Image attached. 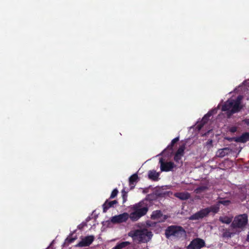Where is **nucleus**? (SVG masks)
<instances>
[{"label":"nucleus","mask_w":249,"mask_h":249,"mask_svg":"<svg viewBox=\"0 0 249 249\" xmlns=\"http://www.w3.org/2000/svg\"><path fill=\"white\" fill-rule=\"evenodd\" d=\"M133 210L134 212L130 214L129 216L132 221H135L147 213L149 210L148 204L145 203V200H142L134 205Z\"/></svg>","instance_id":"f257e3e1"},{"label":"nucleus","mask_w":249,"mask_h":249,"mask_svg":"<svg viewBox=\"0 0 249 249\" xmlns=\"http://www.w3.org/2000/svg\"><path fill=\"white\" fill-rule=\"evenodd\" d=\"M128 235L133 237L134 240H137L139 242L146 243L151 240L153 234L152 232L144 228L131 231L128 233Z\"/></svg>","instance_id":"f03ea898"},{"label":"nucleus","mask_w":249,"mask_h":249,"mask_svg":"<svg viewBox=\"0 0 249 249\" xmlns=\"http://www.w3.org/2000/svg\"><path fill=\"white\" fill-rule=\"evenodd\" d=\"M242 99V96H238L235 100L228 99L222 106V111H232L233 112H239L242 108L240 106Z\"/></svg>","instance_id":"7ed1b4c3"},{"label":"nucleus","mask_w":249,"mask_h":249,"mask_svg":"<svg viewBox=\"0 0 249 249\" xmlns=\"http://www.w3.org/2000/svg\"><path fill=\"white\" fill-rule=\"evenodd\" d=\"M219 206L217 203L215 205H213L210 207L203 209L195 214L192 215L190 217V220H198L203 218L206 216L208 214L212 212L216 213L219 211Z\"/></svg>","instance_id":"20e7f679"},{"label":"nucleus","mask_w":249,"mask_h":249,"mask_svg":"<svg viewBox=\"0 0 249 249\" xmlns=\"http://www.w3.org/2000/svg\"><path fill=\"white\" fill-rule=\"evenodd\" d=\"M165 234L167 238L171 236L180 238L185 235L186 231L182 227L171 226L166 229Z\"/></svg>","instance_id":"39448f33"},{"label":"nucleus","mask_w":249,"mask_h":249,"mask_svg":"<svg viewBox=\"0 0 249 249\" xmlns=\"http://www.w3.org/2000/svg\"><path fill=\"white\" fill-rule=\"evenodd\" d=\"M248 219L247 214H243L236 216L231 227L232 228H238L241 230H243L248 224Z\"/></svg>","instance_id":"423d86ee"},{"label":"nucleus","mask_w":249,"mask_h":249,"mask_svg":"<svg viewBox=\"0 0 249 249\" xmlns=\"http://www.w3.org/2000/svg\"><path fill=\"white\" fill-rule=\"evenodd\" d=\"M205 243L203 239L196 238L193 240L190 244L187 246V249H200L204 247Z\"/></svg>","instance_id":"0eeeda50"},{"label":"nucleus","mask_w":249,"mask_h":249,"mask_svg":"<svg viewBox=\"0 0 249 249\" xmlns=\"http://www.w3.org/2000/svg\"><path fill=\"white\" fill-rule=\"evenodd\" d=\"M95 237L93 235H89L83 237L76 246V247H84L90 245L94 240Z\"/></svg>","instance_id":"6e6552de"},{"label":"nucleus","mask_w":249,"mask_h":249,"mask_svg":"<svg viewBox=\"0 0 249 249\" xmlns=\"http://www.w3.org/2000/svg\"><path fill=\"white\" fill-rule=\"evenodd\" d=\"M160 164L161 171L168 172L172 170L175 166V164L172 162H164L162 158L160 160Z\"/></svg>","instance_id":"1a4fd4ad"},{"label":"nucleus","mask_w":249,"mask_h":249,"mask_svg":"<svg viewBox=\"0 0 249 249\" xmlns=\"http://www.w3.org/2000/svg\"><path fill=\"white\" fill-rule=\"evenodd\" d=\"M151 218L154 220H159V222H163L167 219V216L163 215L161 211L157 210L153 212Z\"/></svg>","instance_id":"9d476101"},{"label":"nucleus","mask_w":249,"mask_h":249,"mask_svg":"<svg viewBox=\"0 0 249 249\" xmlns=\"http://www.w3.org/2000/svg\"><path fill=\"white\" fill-rule=\"evenodd\" d=\"M232 152V150L229 147L219 149L216 153V156L218 158H223Z\"/></svg>","instance_id":"9b49d317"},{"label":"nucleus","mask_w":249,"mask_h":249,"mask_svg":"<svg viewBox=\"0 0 249 249\" xmlns=\"http://www.w3.org/2000/svg\"><path fill=\"white\" fill-rule=\"evenodd\" d=\"M118 203L117 201L116 200H114L112 201H108V200H107L103 204V212L106 213L108 209L111 207H113L115 204H116Z\"/></svg>","instance_id":"f8f14e48"},{"label":"nucleus","mask_w":249,"mask_h":249,"mask_svg":"<svg viewBox=\"0 0 249 249\" xmlns=\"http://www.w3.org/2000/svg\"><path fill=\"white\" fill-rule=\"evenodd\" d=\"M110 221L113 224L121 223L124 221V213L112 217Z\"/></svg>","instance_id":"ddd939ff"},{"label":"nucleus","mask_w":249,"mask_h":249,"mask_svg":"<svg viewBox=\"0 0 249 249\" xmlns=\"http://www.w3.org/2000/svg\"><path fill=\"white\" fill-rule=\"evenodd\" d=\"M138 180V176L137 174L132 175L129 178V185L130 186V190L133 189Z\"/></svg>","instance_id":"4468645a"},{"label":"nucleus","mask_w":249,"mask_h":249,"mask_svg":"<svg viewBox=\"0 0 249 249\" xmlns=\"http://www.w3.org/2000/svg\"><path fill=\"white\" fill-rule=\"evenodd\" d=\"M160 174L155 170H150L148 173V178L153 181H157L159 179Z\"/></svg>","instance_id":"2eb2a0df"},{"label":"nucleus","mask_w":249,"mask_h":249,"mask_svg":"<svg viewBox=\"0 0 249 249\" xmlns=\"http://www.w3.org/2000/svg\"><path fill=\"white\" fill-rule=\"evenodd\" d=\"M174 196L182 200H187L190 197V195L187 192L177 193Z\"/></svg>","instance_id":"dca6fc26"},{"label":"nucleus","mask_w":249,"mask_h":249,"mask_svg":"<svg viewBox=\"0 0 249 249\" xmlns=\"http://www.w3.org/2000/svg\"><path fill=\"white\" fill-rule=\"evenodd\" d=\"M249 140V133H243L241 136L236 137L235 142H245Z\"/></svg>","instance_id":"f3484780"},{"label":"nucleus","mask_w":249,"mask_h":249,"mask_svg":"<svg viewBox=\"0 0 249 249\" xmlns=\"http://www.w3.org/2000/svg\"><path fill=\"white\" fill-rule=\"evenodd\" d=\"M212 115V112H209L206 115H205L202 119L200 124L197 125L198 129L200 130L203 126V125L206 123L209 120V118Z\"/></svg>","instance_id":"a211bd4d"},{"label":"nucleus","mask_w":249,"mask_h":249,"mask_svg":"<svg viewBox=\"0 0 249 249\" xmlns=\"http://www.w3.org/2000/svg\"><path fill=\"white\" fill-rule=\"evenodd\" d=\"M157 197L156 195H155V193L154 192L152 194H148L146 196L145 199H144L143 200H145V203H147L148 201H152L155 200H156L157 199Z\"/></svg>","instance_id":"6ab92c4d"},{"label":"nucleus","mask_w":249,"mask_h":249,"mask_svg":"<svg viewBox=\"0 0 249 249\" xmlns=\"http://www.w3.org/2000/svg\"><path fill=\"white\" fill-rule=\"evenodd\" d=\"M219 220L222 223L227 224H230L232 221V219L228 216H221L219 217Z\"/></svg>","instance_id":"aec40b11"},{"label":"nucleus","mask_w":249,"mask_h":249,"mask_svg":"<svg viewBox=\"0 0 249 249\" xmlns=\"http://www.w3.org/2000/svg\"><path fill=\"white\" fill-rule=\"evenodd\" d=\"M154 193L156 195L157 198L158 197H163L166 195V193L163 192V189L162 188H158L156 189Z\"/></svg>","instance_id":"412c9836"},{"label":"nucleus","mask_w":249,"mask_h":249,"mask_svg":"<svg viewBox=\"0 0 249 249\" xmlns=\"http://www.w3.org/2000/svg\"><path fill=\"white\" fill-rule=\"evenodd\" d=\"M233 233L230 232L228 229H223L222 230V237L224 238H230Z\"/></svg>","instance_id":"4be33fe9"},{"label":"nucleus","mask_w":249,"mask_h":249,"mask_svg":"<svg viewBox=\"0 0 249 249\" xmlns=\"http://www.w3.org/2000/svg\"><path fill=\"white\" fill-rule=\"evenodd\" d=\"M185 149V144H183L179 146L178 150H177L176 154L180 155L181 156H183L184 150Z\"/></svg>","instance_id":"5701e85b"},{"label":"nucleus","mask_w":249,"mask_h":249,"mask_svg":"<svg viewBox=\"0 0 249 249\" xmlns=\"http://www.w3.org/2000/svg\"><path fill=\"white\" fill-rule=\"evenodd\" d=\"M217 203L219 206L220 204H223L224 206H227L231 203V202L229 200H223L222 198H220V200H219Z\"/></svg>","instance_id":"b1692460"},{"label":"nucleus","mask_w":249,"mask_h":249,"mask_svg":"<svg viewBox=\"0 0 249 249\" xmlns=\"http://www.w3.org/2000/svg\"><path fill=\"white\" fill-rule=\"evenodd\" d=\"M124 248V242L117 244L112 249H122Z\"/></svg>","instance_id":"393cba45"},{"label":"nucleus","mask_w":249,"mask_h":249,"mask_svg":"<svg viewBox=\"0 0 249 249\" xmlns=\"http://www.w3.org/2000/svg\"><path fill=\"white\" fill-rule=\"evenodd\" d=\"M118 193V190L117 189H114L112 191L109 198L113 199V198H115L117 196Z\"/></svg>","instance_id":"a878e982"},{"label":"nucleus","mask_w":249,"mask_h":249,"mask_svg":"<svg viewBox=\"0 0 249 249\" xmlns=\"http://www.w3.org/2000/svg\"><path fill=\"white\" fill-rule=\"evenodd\" d=\"M76 239V238H73V237H68L66 240H65V242L66 243H67L68 244H71L72 242H73V241Z\"/></svg>","instance_id":"bb28decb"},{"label":"nucleus","mask_w":249,"mask_h":249,"mask_svg":"<svg viewBox=\"0 0 249 249\" xmlns=\"http://www.w3.org/2000/svg\"><path fill=\"white\" fill-rule=\"evenodd\" d=\"M206 189H207V187L206 186H201L198 187L196 190L197 193H201L205 191Z\"/></svg>","instance_id":"cd10ccee"},{"label":"nucleus","mask_w":249,"mask_h":249,"mask_svg":"<svg viewBox=\"0 0 249 249\" xmlns=\"http://www.w3.org/2000/svg\"><path fill=\"white\" fill-rule=\"evenodd\" d=\"M181 156L180 155H178L177 154H175V155L174 156V160L176 161V162H178L180 159H181Z\"/></svg>","instance_id":"c85d7f7f"},{"label":"nucleus","mask_w":249,"mask_h":249,"mask_svg":"<svg viewBox=\"0 0 249 249\" xmlns=\"http://www.w3.org/2000/svg\"><path fill=\"white\" fill-rule=\"evenodd\" d=\"M227 111V116L228 118H230L231 115L235 113V112H233L232 111Z\"/></svg>","instance_id":"c756f323"},{"label":"nucleus","mask_w":249,"mask_h":249,"mask_svg":"<svg viewBox=\"0 0 249 249\" xmlns=\"http://www.w3.org/2000/svg\"><path fill=\"white\" fill-rule=\"evenodd\" d=\"M178 140H179V138H178V137H177V138H176L174 139L172 141V142H171V145L173 146V145H174V144L176 142H177L178 141Z\"/></svg>","instance_id":"7c9ffc66"},{"label":"nucleus","mask_w":249,"mask_h":249,"mask_svg":"<svg viewBox=\"0 0 249 249\" xmlns=\"http://www.w3.org/2000/svg\"><path fill=\"white\" fill-rule=\"evenodd\" d=\"M229 130L231 133H234L237 131V127L236 126L231 127Z\"/></svg>","instance_id":"2f4dec72"},{"label":"nucleus","mask_w":249,"mask_h":249,"mask_svg":"<svg viewBox=\"0 0 249 249\" xmlns=\"http://www.w3.org/2000/svg\"><path fill=\"white\" fill-rule=\"evenodd\" d=\"M206 145L207 146H209L210 147H212L213 146V140H209L206 143Z\"/></svg>","instance_id":"473e14b6"},{"label":"nucleus","mask_w":249,"mask_h":249,"mask_svg":"<svg viewBox=\"0 0 249 249\" xmlns=\"http://www.w3.org/2000/svg\"><path fill=\"white\" fill-rule=\"evenodd\" d=\"M122 196L123 202L124 201V188H123L121 191Z\"/></svg>","instance_id":"72a5a7b5"},{"label":"nucleus","mask_w":249,"mask_h":249,"mask_svg":"<svg viewBox=\"0 0 249 249\" xmlns=\"http://www.w3.org/2000/svg\"><path fill=\"white\" fill-rule=\"evenodd\" d=\"M236 137H232V138H229V137H227V138H225V139L229 141H234L235 142V140H236Z\"/></svg>","instance_id":"f704fd0d"},{"label":"nucleus","mask_w":249,"mask_h":249,"mask_svg":"<svg viewBox=\"0 0 249 249\" xmlns=\"http://www.w3.org/2000/svg\"><path fill=\"white\" fill-rule=\"evenodd\" d=\"M146 225L148 226V227H151V226H153L154 225H155V223H151V224H150L149 222H147L146 223Z\"/></svg>","instance_id":"c9c22d12"},{"label":"nucleus","mask_w":249,"mask_h":249,"mask_svg":"<svg viewBox=\"0 0 249 249\" xmlns=\"http://www.w3.org/2000/svg\"><path fill=\"white\" fill-rule=\"evenodd\" d=\"M173 146L171 144H170V145H169L168 146L167 148L169 149L172 150L173 149Z\"/></svg>","instance_id":"e433bc0d"},{"label":"nucleus","mask_w":249,"mask_h":249,"mask_svg":"<svg viewBox=\"0 0 249 249\" xmlns=\"http://www.w3.org/2000/svg\"><path fill=\"white\" fill-rule=\"evenodd\" d=\"M244 122L246 124H249V119H246V120H244Z\"/></svg>","instance_id":"4c0bfd02"},{"label":"nucleus","mask_w":249,"mask_h":249,"mask_svg":"<svg viewBox=\"0 0 249 249\" xmlns=\"http://www.w3.org/2000/svg\"><path fill=\"white\" fill-rule=\"evenodd\" d=\"M247 241H248L249 242V234L247 236Z\"/></svg>","instance_id":"58836bf2"},{"label":"nucleus","mask_w":249,"mask_h":249,"mask_svg":"<svg viewBox=\"0 0 249 249\" xmlns=\"http://www.w3.org/2000/svg\"><path fill=\"white\" fill-rule=\"evenodd\" d=\"M125 217H126V216H128V214L127 213H125Z\"/></svg>","instance_id":"ea45409f"},{"label":"nucleus","mask_w":249,"mask_h":249,"mask_svg":"<svg viewBox=\"0 0 249 249\" xmlns=\"http://www.w3.org/2000/svg\"><path fill=\"white\" fill-rule=\"evenodd\" d=\"M129 244V242H126V241H125V246H126V245H127V244Z\"/></svg>","instance_id":"a19ab883"},{"label":"nucleus","mask_w":249,"mask_h":249,"mask_svg":"<svg viewBox=\"0 0 249 249\" xmlns=\"http://www.w3.org/2000/svg\"><path fill=\"white\" fill-rule=\"evenodd\" d=\"M81 226H78L79 229H81Z\"/></svg>","instance_id":"79ce46f5"},{"label":"nucleus","mask_w":249,"mask_h":249,"mask_svg":"<svg viewBox=\"0 0 249 249\" xmlns=\"http://www.w3.org/2000/svg\"><path fill=\"white\" fill-rule=\"evenodd\" d=\"M81 226H78L79 229H81Z\"/></svg>","instance_id":"37998d69"}]
</instances>
